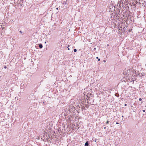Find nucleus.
Returning <instances> with one entry per match:
<instances>
[{"label": "nucleus", "instance_id": "1", "mask_svg": "<svg viewBox=\"0 0 146 146\" xmlns=\"http://www.w3.org/2000/svg\"><path fill=\"white\" fill-rule=\"evenodd\" d=\"M132 72V70L131 69H129L125 70L123 72V74L124 75L130 76L131 75V73Z\"/></svg>", "mask_w": 146, "mask_h": 146}, {"label": "nucleus", "instance_id": "2", "mask_svg": "<svg viewBox=\"0 0 146 146\" xmlns=\"http://www.w3.org/2000/svg\"><path fill=\"white\" fill-rule=\"evenodd\" d=\"M119 31L121 33L122 32V27H120L119 29Z\"/></svg>", "mask_w": 146, "mask_h": 146}, {"label": "nucleus", "instance_id": "3", "mask_svg": "<svg viewBox=\"0 0 146 146\" xmlns=\"http://www.w3.org/2000/svg\"><path fill=\"white\" fill-rule=\"evenodd\" d=\"M39 46L40 48H42V44H39Z\"/></svg>", "mask_w": 146, "mask_h": 146}, {"label": "nucleus", "instance_id": "4", "mask_svg": "<svg viewBox=\"0 0 146 146\" xmlns=\"http://www.w3.org/2000/svg\"><path fill=\"white\" fill-rule=\"evenodd\" d=\"M88 146V141L86 142L85 144V146Z\"/></svg>", "mask_w": 146, "mask_h": 146}, {"label": "nucleus", "instance_id": "5", "mask_svg": "<svg viewBox=\"0 0 146 146\" xmlns=\"http://www.w3.org/2000/svg\"><path fill=\"white\" fill-rule=\"evenodd\" d=\"M109 123V121H108V120L106 122V124H108Z\"/></svg>", "mask_w": 146, "mask_h": 146}, {"label": "nucleus", "instance_id": "6", "mask_svg": "<svg viewBox=\"0 0 146 146\" xmlns=\"http://www.w3.org/2000/svg\"><path fill=\"white\" fill-rule=\"evenodd\" d=\"M68 47H67V48L68 49V50H70V49H69V47L70 46H69V45H68Z\"/></svg>", "mask_w": 146, "mask_h": 146}, {"label": "nucleus", "instance_id": "7", "mask_svg": "<svg viewBox=\"0 0 146 146\" xmlns=\"http://www.w3.org/2000/svg\"><path fill=\"white\" fill-rule=\"evenodd\" d=\"M74 52H76L77 51V50L76 49H74Z\"/></svg>", "mask_w": 146, "mask_h": 146}, {"label": "nucleus", "instance_id": "8", "mask_svg": "<svg viewBox=\"0 0 146 146\" xmlns=\"http://www.w3.org/2000/svg\"><path fill=\"white\" fill-rule=\"evenodd\" d=\"M139 101H141L142 100V99L141 98H139Z\"/></svg>", "mask_w": 146, "mask_h": 146}, {"label": "nucleus", "instance_id": "9", "mask_svg": "<svg viewBox=\"0 0 146 146\" xmlns=\"http://www.w3.org/2000/svg\"><path fill=\"white\" fill-rule=\"evenodd\" d=\"M20 32L21 33H22V31H20Z\"/></svg>", "mask_w": 146, "mask_h": 146}, {"label": "nucleus", "instance_id": "10", "mask_svg": "<svg viewBox=\"0 0 146 146\" xmlns=\"http://www.w3.org/2000/svg\"><path fill=\"white\" fill-rule=\"evenodd\" d=\"M4 68H5V69L6 68H7V67L6 66H5L4 67Z\"/></svg>", "mask_w": 146, "mask_h": 146}, {"label": "nucleus", "instance_id": "11", "mask_svg": "<svg viewBox=\"0 0 146 146\" xmlns=\"http://www.w3.org/2000/svg\"><path fill=\"white\" fill-rule=\"evenodd\" d=\"M98 61H100V58H99V59H98Z\"/></svg>", "mask_w": 146, "mask_h": 146}, {"label": "nucleus", "instance_id": "12", "mask_svg": "<svg viewBox=\"0 0 146 146\" xmlns=\"http://www.w3.org/2000/svg\"><path fill=\"white\" fill-rule=\"evenodd\" d=\"M124 106H127V104H125V105H124Z\"/></svg>", "mask_w": 146, "mask_h": 146}, {"label": "nucleus", "instance_id": "13", "mask_svg": "<svg viewBox=\"0 0 146 146\" xmlns=\"http://www.w3.org/2000/svg\"><path fill=\"white\" fill-rule=\"evenodd\" d=\"M116 124H118L119 123L118 122H116Z\"/></svg>", "mask_w": 146, "mask_h": 146}, {"label": "nucleus", "instance_id": "14", "mask_svg": "<svg viewBox=\"0 0 146 146\" xmlns=\"http://www.w3.org/2000/svg\"><path fill=\"white\" fill-rule=\"evenodd\" d=\"M104 62H106V61H105V60H104Z\"/></svg>", "mask_w": 146, "mask_h": 146}, {"label": "nucleus", "instance_id": "15", "mask_svg": "<svg viewBox=\"0 0 146 146\" xmlns=\"http://www.w3.org/2000/svg\"><path fill=\"white\" fill-rule=\"evenodd\" d=\"M96 58H97V59L98 58V57H96Z\"/></svg>", "mask_w": 146, "mask_h": 146}, {"label": "nucleus", "instance_id": "16", "mask_svg": "<svg viewBox=\"0 0 146 146\" xmlns=\"http://www.w3.org/2000/svg\"><path fill=\"white\" fill-rule=\"evenodd\" d=\"M143 112H145V110H143Z\"/></svg>", "mask_w": 146, "mask_h": 146}, {"label": "nucleus", "instance_id": "17", "mask_svg": "<svg viewBox=\"0 0 146 146\" xmlns=\"http://www.w3.org/2000/svg\"><path fill=\"white\" fill-rule=\"evenodd\" d=\"M56 9H58V8H56Z\"/></svg>", "mask_w": 146, "mask_h": 146}]
</instances>
